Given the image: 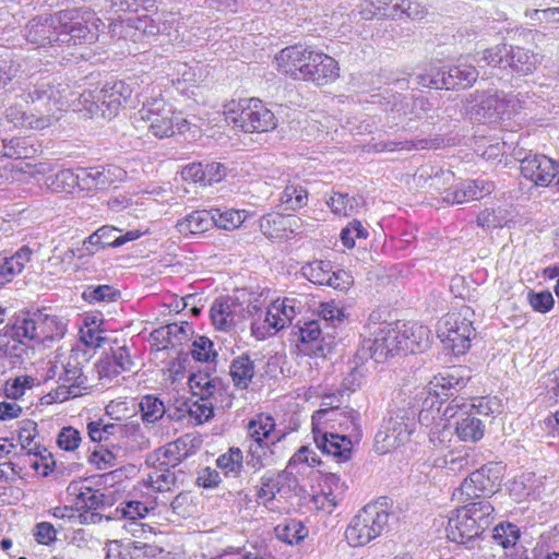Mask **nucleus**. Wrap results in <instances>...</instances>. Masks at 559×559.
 Instances as JSON below:
<instances>
[{
  "instance_id": "nucleus-1",
  "label": "nucleus",
  "mask_w": 559,
  "mask_h": 559,
  "mask_svg": "<svg viewBox=\"0 0 559 559\" xmlns=\"http://www.w3.org/2000/svg\"><path fill=\"white\" fill-rule=\"evenodd\" d=\"M106 27L91 10L67 9L29 20L24 27V37L38 47L91 45L98 40Z\"/></svg>"
},
{
  "instance_id": "nucleus-2",
  "label": "nucleus",
  "mask_w": 559,
  "mask_h": 559,
  "mask_svg": "<svg viewBox=\"0 0 559 559\" xmlns=\"http://www.w3.org/2000/svg\"><path fill=\"white\" fill-rule=\"evenodd\" d=\"M226 120L246 133H262L277 127V118L259 98H241L225 105Z\"/></svg>"
},
{
  "instance_id": "nucleus-3",
  "label": "nucleus",
  "mask_w": 559,
  "mask_h": 559,
  "mask_svg": "<svg viewBox=\"0 0 559 559\" xmlns=\"http://www.w3.org/2000/svg\"><path fill=\"white\" fill-rule=\"evenodd\" d=\"M390 516L385 497L368 503L352 519L345 531L348 544L360 547L379 537L388 527Z\"/></svg>"
},
{
  "instance_id": "nucleus-4",
  "label": "nucleus",
  "mask_w": 559,
  "mask_h": 559,
  "mask_svg": "<svg viewBox=\"0 0 559 559\" xmlns=\"http://www.w3.org/2000/svg\"><path fill=\"white\" fill-rule=\"evenodd\" d=\"M474 311L468 306L448 312L438 323V337L445 348H450L456 356L465 354L472 337L475 336L473 326Z\"/></svg>"
},
{
  "instance_id": "nucleus-5",
  "label": "nucleus",
  "mask_w": 559,
  "mask_h": 559,
  "mask_svg": "<svg viewBox=\"0 0 559 559\" xmlns=\"http://www.w3.org/2000/svg\"><path fill=\"white\" fill-rule=\"evenodd\" d=\"M334 340L330 332H323L319 320L298 321L289 331V341L308 356L326 357L335 346Z\"/></svg>"
},
{
  "instance_id": "nucleus-6",
  "label": "nucleus",
  "mask_w": 559,
  "mask_h": 559,
  "mask_svg": "<svg viewBox=\"0 0 559 559\" xmlns=\"http://www.w3.org/2000/svg\"><path fill=\"white\" fill-rule=\"evenodd\" d=\"M400 344L399 329L385 324L370 337L364 338L355 353V361L367 362L371 359L374 364H383L396 355H402Z\"/></svg>"
},
{
  "instance_id": "nucleus-7",
  "label": "nucleus",
  "mask_w": 559,
  "mask_h": 559,
  "mask_svg": "<svg viewBox=\"0 0 559 559\" xmlns=\"http://www.w3.org/2000/svg\"><path fill=\"white\" fill-rule=\"evenodd\" d=\"M510 99L501 98L497 94L475 92L469 94L464 102V114L474 121L495 123L508 114Z\"/></svg>"
},
{
  "instance_id": "nucleus-8",
  "label": "nucleus",
  "mask_w": 559,
  "mask_h": 559,
  "mask_svg": "<svg viewBox=\"0 0 559 559\" xmlns=\"http://www.w3.org/2000/svg\"><path fill=\"white\" fill-rule=\"evenodd\" d=\"M504 467L500 463H487L472 472L461 484L460 491L468 499L490 496L500 486Z\"/></svg>"
},
{
  "instance_id": "nucleus-9",
  "label": "nucleus",
  "mask_w": 559,
  "mask_h": 559,
  "mask_svg": "<svg viewBox=\"0 0 559 559\" xmlns=\"http://www.w3.org/2000/svg\"><path fill=\"white\" fill-rule=\"evenodd\" d=\"M521 175L539 187L555 185L559 190V163L544 154L523 157L520 162Z\"/></svg>"
},
{
  "instance_id": "nucleus-10",
  "label": "nucleus",
  "mask_w": 559,
  "mask_h": 559,
  "mask_svg": "<svg viewBox=\"0 0 559 559\" xmlns=\"http://www.w3.org/2000/svg\"><path fill=\"white\" fill-rule=\"evenodd\" d=\"M412 426L404 417L391 416L385 419L374 437L376 452L385 454L406 442L413 431Z\"/></svg>"
},
{
  "instance_id": "nucleus-11",
  "label": "nucleus",
  "mask_w": 559,
  "mask_h": 559,
  "mask_svg": "<svg viewBox=\"0 0 559 559\" xmlns=\"http://www.w3.org/2000/svg\"><path fill=\"white\" fill-rule=\"evenodd\" d=\"M317 51L301 45L284 48L276 60L280 70L294 80H305L309 74V67Z\"/></svg>"
},
{
  "instance_id": "nucleus-12",
  "label": "nucleus",
  "mask_w": 559,
  "mask_h": 559,
  "mask_svg": "<svg viewBox=\"0 0 559 559\" xmlns=\"http://www.w3.org/2000/svg\"><path fill=\"white\" fill-rule=\"evenodd\" d=\"M132 88L123 81L107 82L97 91L96 103L100 107V117L110 120L116 117L122 105L128 104Z\"/></svg>"
},
{
  "instance_id": "nucleus-13",
  "label": "nucleus",
  "mask_w": 559,
  "mask_h": 559,
  "mask_svg": "<svg viewBox=\"0 0 559 559\" xmlns=\"http://www.w3.org/2000/svg\"><path fill=\"white\" fill-rule=\"evenodd\" d=\"M58 381L60 384L56 389V396L61 401L80 396L82 390L87 389V377L84 374L83 366L76 357L69 358Z\"/></svg>"
},
{
  "instance_id": "nucleus-14",
  "label": "nucleus",
  "mask_w": 559,
  "mask_h": 559,
  "mask_svg": "<svg viewBox=\"0 0 559 559\" xmlns=\"http://www.w3.org/2000/svg\"><path fill=\"white\" fill-rule=\"evenodd\" d=\"M349 435H340L334 432L321 431L313 424L312 433L317 448L326 455L337 457L341 461H347L350 457L353 442L350 439L352 429L347 430Z\"/></svg>"
},
{
  "instance_id": "nucleus-15",
  "label": "nucleus",
  "mask_w": 559,
  "mask_h": 559,
  "mask_svg": "<svg viewBox=\"0 0 559 559\" xmlns=\"http://www.w3.org/2000/svg\"><path fill=\"white\" fill-rule=\"evenodd\" d=\"M466 512L457 510L455 518H450L447 526L448 538L454 543L465 545L467 548L474 547V542L485 531L471 520Z\"/></svg>"
},
{
  "instance_id": "nucleus-16",
  "label": "nucleus",
  "mask_w": 559,
  "mask_h": 559,
  "mask_svg": "<svg viewBox=\"0 0 559 559\" xmlns=\"http://www.w3.org/2000/svg\"><path fill=\"white\" fill-rule=\"evenodd\" d=\"M471 380V370L465 366L450 367L439 372L429 385L439 390L447 400L466 386Z\"/></svg>"
},
{
  "instance_id": "nucleus-17",
  "label": "nucleus",
  "mask_w": 559,
  "mask_h": 559,
  "mask_svg": "<svg viewBox=\"0 0 559 559\" xmlns=\"http://www.w3.org/2000/svg\"><path fill=\"white\" fill-rule=\"evenodd\" d=\"M38 318L36 312L15 317L13 322L8 323L0 331L1 338L24 340L25 342H35L41 344V335L38 328Z\"/></svg>"
},
{
  "instance_id": "nucleus-18",
  "label": "nucleus",
  "mask_w": 559,
  "mask_h": 559,
  "mask_svg": "<svg viewBox=\"0 0 559 559\" xmlns=\"http://www.w3.org/2000/svg\"><path fill=\"white\" fill-rule=\"evenodd\" d=\"M345 391L337 390V392L328 393L323 396V405L330 406L331 409H320L316 412L313 415V419L316 416L321 415H330L331 420L340 419V417H344L345 421L341 423V426H344V430H353L358 431L359 428V413L355 409L348 411H338L341 405V397H343Z\"/></svg>"
},
{
  "instance_id": "nucleus-19",
  "label": "nucleus",
  "mask_w": 559,
  "mask_h": 559,
  "mask_svg": "<svg viewBox=\"0 0 559 559\" xmlns=\"http://www.w3.org/2000/svg\"><path fill=\"white\" fill-rule=\"evenodd\" d=\"M399 341L402 355L423 352L430 344V331L418 323L404 324L403 330H399Z\"/></svg>"
},
{
  "instance_id": "nucleus-20",
  "label": "nucleus",
  "mask_w": 559,
  "mask_h": 559,
  "mask_svg": "<svg viewBox=\"0 0 559 559\" xmlns=\"http://www.w3.org/2000/svg\"><path fill=\"white\" fill-rule=\"evenodd\" d=\"M440 70L442 81H444V90H464L471 87L479 75L476 67L467 63L442 67Z\"/></svg>"
},
{
  "instance_id": "nucleus-21",
  "label": "nucleus",
  "mask_w": 559,
  "mask_h": 559,
  "mask_svg": "<svg viewBox=\"0 0 559 559\" xmlns=\"http://www.w3.org/2000/svg\"><path fill=\"white\" fill-rule=\"evenodd\" d=\"M495 186L484 179L466 180L452 191H448L444 199L452 203H464L471 200H479L490 194Z\"/></svg>"
},
{
  "instance_id": "nucleus-22",
  "label": "nucleus",
  "mask_w": 559,
  "mask_h": 559,
  "mask_svg": "<svg viewBox=\"0 0 559 559\" xmlns=\"http://www.w3.org/2000/svg\"><path fill=\"white\" fill-rule=\"evenodd\" d=\"M481 407V404L474 405L473 409L456 421L455 433L461 441L475 443L484 437L485 424L478 417L483 414Z\"/></svg>"
},
{
  "instance_id": "nucleus-23",
  "label": "nucleus",
  "mask_w": 559,
  "mask_h": 559,
  "mask_svg": "<svg viewBox=\"0 0 559 559\" xmlns=\"http://www.w3.org/2000/svg\"><path fill=\"white\" fill-rule=\"evenodd\" d=\"M338 76V67L335 59L322 53L316 52L309 67V74L304 81H310L322 86L334 81Z\"/></svg>"
},
{
  "instance_id": "nucleus-24",
  "label": "nucleus",
  "mask_w": 559,
  "mask_h": 559,
  "mask_svg": "<svg viewBox=\"0 0 559 559\" xmlns=\"http://www.w3.org/2000/svg\"><path fill=\"white\" fill-rule=\"evenodd\" d=\"M298 221L299 218L294 215L269 213L261 217L260 229L270 239L283 238L287 236V231H295V227H298Z\"/></svg>"
},
{
  "instance_id": "nucleus-25",
  "label": "nucleus",
  "mask_w": 559,
  "mask_h": 559,
  "mask_svg": "<svg viewBox=\"0 0 559 559\" xmlns=\"http://www.w3.org/2000/svg\"><path fill=\"white\" fill-rule=\"evenodd\" d=\"M507 67L520 76L532 74L539 63L538 56L519 46L509 45Z\"/></svg>"
},
{
  "instance_id": "nucleus-26",
  "label": "nucleus",
  "mask_w": 559,
  "mask_h": 559,
  "mask_svg": "<svg viewBox=\"0 0 559 559\" xmlns=\"http://www.w3.org/2000/svg\"><path fill=\"white\" fill-rule=\"evenodd\" d=\"M31 257L32 250L27 246H23L11 257L0 255V288L23 271Z\"/></svg>"
},
{
  "instance_id": "nucleus-27",
  "label": "nucleus",
  "mask_w": 559,
  "mask_h": 559,
  "mask_svg": "<svg viewBox=\"0 0 559 559\" xmlns=\"http://www.w3.org/2000/svg\"><path fill=\"white\" fill-rule=\"evenodd\" d=\"M229 373L236 388L247 389L255 373L254 361L249 355L242 354L231 361Z\"/></svg>"
},
{
  "instance_id": "nucleus-28",
  "label": "nucleus",
  "mask_w": 559,
  "mask_h": 559,
  "mask_svg": "<svg viewBox=\"0 0 559 559\" xmlns=\"http://www.w3.org/2000/svg\"><path fill=\"white\" fill-rule=\"evenodd\" d=\"M213 225L212 210L193 211L178 221L177 228L181 234H201Z\"/></svg>"
},
{
  "instance_id": "nucleus-29",
  "label": "nucleus",
  "mask_w": 559,
  "mask_h": 559,
  "mask_svg": "<svg viewBox=\"0 0 559 559\" xmlns=\"http://www.w3.org/2000/svg\"><path fill=\"white\" fill-rule=\"evenodd\" d=\"M275 536L287 545H295L308 536V528L296 519H285L274 528Z\"/></svg>"
},
{
  "instance_id": "nucleus-30",
  "label": "nucleus",
  "mask_w": 559,
  "mask_h": 559,
  "mask_svg": "<svg viewBox=\"0 0 559 559\" xmlns=\"http://www.w3.org/2000/svg\"><path fill=\"white\" fill-rule=\"evenodd\" d=\"M80 186L83 189H105L112 182L111 169L105 167L79 168Z\"/></svg>"
},
{
  "instance_id": "nucleus-31",
  "label": "nucleus",
  "mask_w": 559,
  "mask_h": 559,
  "mask_svg": "<svg viewBox=\"0 0 559 559\" xmlns=\"http://www.w3.org/2000/svg\"><path fill=\"white\" fill-rule=\"evenodd\" d=\"M156 455L159 461V466L174 468L188 457L189 451L187 449V442L181 438L177 439L166 444L164 448H159L156 451Z\"/></svg>"
},
{
  "instance_id": "nucleus-32",
  "label": "nucleus",
  "mask_w": 559,
  "mask_h": 559,
  "mask_svg": "<svg viewBox=\"0 0 559 559\" xmlns=\"http://www.w3.org/2000/svg\"><path fill=\"white\" fill-rule=\"evenodd\" d=\"M248 433L251 437V443H269L272 433L275 430L274 418L270 415L259 414L248 424Z\"/></svg>"
},
{
  "instance_id": "nucleus-33",
  "label": "nucleus",
  "mask_w": 559,
  "mask_h": 559,
  "mask_svg": "<svg viewBox=\"0 0 559 559\" xmlns=\"http://www.w3.org/2000/svg\"><path fill=\"white\" fill-rule=\"evenodd\" d=\"M142 119L150 122L151 132L157 138L171 136L175 131L174 118L170 116V111L167 112H153L150 109L142 110Z\"/></svg>"
},
{
  "instance_id": "nucleus-34",
  "label": "nucleus",
  "mask_w": 559,
  "mask_h": 559,
  "mask_svg": "<svg viewBox=\"0 0 559 559\" xmlns=\"http://www.w3.org/2000/svg\"><path fill=\"white\" fill-rule=\"evenodd\" d=\"M46 187L52 192H71L80 186L79 169L74 173L66 168L45 177Z\"/></svg>"
},
{
  "instance_id": "nucleus-35",
  "label": "nucleus",
  "mask_w": 559,
  "mask_h": 559,
  "mask_svg": "<svg viewBox=\"0 0 559 559\" xmlns=\"http://www.w3.org/2000/svg\"><path fill=\"white\" fill-rule=\"evenodd\" d=\"M141 418L146 424H156L167 413L164 402L154 394H146L139 403Z\"/></svg>"
},
{
  "instance_id": "nucleus-36",
  "label": "nucleus",
  "mask_w": 559,
  "mask_h": 559,
  "mask_svg": "<svg viewBox=\"0 0 559 559\" xmlns=\"http://www.w3.org/2000/svg\"><path fill=\"white\" fill-rule=\"evenodd\" d=\"M213 342L206 336H198L192 343V348L189 354H179L178 360L180 364H185L188 360L189 355L200 362H211L217 357V353L214 350Z\"/></svg>"
},
{
  "instance_id": "nucleus-37",
  "label": "nucleus",
  "mask_w": 559,
  "mask_h": 559,
  "mask_svg": "<svg viewBox=\"0 0 559 559\" xmlns=\"http://www.w3.org/2000/svg\"><path fill=\"white\" fill-rule=\"evenodd\" d=\"M233 302L227 298L216 299L211 308V320L217 330L228 331L234 325Z\"/></svg>"
},
{
  "instance_id": "nucleus-38",
  "label": "nucleus",
  "mask_w": 559,
  "mask_h": 559,
  "mask_svg": "<svg viewBox=\"0 0 559 559\" xmlns=\"http://www.w3.org/2000/svg\"><path fill=\"white\" fill-rule=\"evenodd\" d=\"M98 234L102 239L103 248H117L141 236L139 230H129L122 234L120 229L109 225L98 228Z\"/></svg>"
},
{
  "instance_id": "nucleus-39",
  "label": "nucleus",
  "mask_w": 559,
  "mask_h": 559,
  "mask_svg": "<svg viewBox=\"0 0 559 559\" xmlns=\"http://www.w3.org/2000/svg\"><path fill=\"white\" fill-rule=\"evenodd\" d=\"M280 201L284 210L297 211L307 205L308 191L301 185L289 183L282 192Z\"/></svg>"
},
{
  "instance_id": "nucleus-40",
  "label": "nucleus",
  "mask_w": 559,
  "mask_h": 559,
  "mask_svg": "<svg viewBox=\"0 0 559 559\" xmlns=\"http://www.w3.org/2000/svg\"><path fill=\"white\" fill-rule=\"evenodd\" d=\"M75 504L79 509L87 511L103 510L110 506L105 493L91 487H85L76 495Z\"/></svg>"
},
{
  "instance_id": "nucleus-41",
  "label": "nucleus",
  "mask_w": 559,
  "mask_h": 559,
  "mask_svg": "<svg viewBox=\"0 0 559 559\" xmlns=\"http://www.w3.org/2000/svg\"><path fill=\"white\" fill-rule=\"evenodd\" d=\"M38 328L41 335V342L45 340L55 341L61 338L66 333V324L56 316L45 314L37 311Z\"/></svg>"
},
{
  "instance_id": "nucleus-42",
  "label": "nucleus",
  "mask_w": 559,
  "mask_h": 559,
  "mask_svg": "<svg viewBox=\"0 0 559 559\" xmlns=\"http://www.w3.org/2000/svg\"><path fill=\"white\" fill-rule=\"evenodd\" d=\"M462 512H466L471 520H475L476 524L484 531L491 524V514L493 507L490 502L483 500L478 502H471L460 509Z\"/></svg>"
},
{
  "instance_id": "nucleus-43",
  "label": "nucleus",
  "mask_w": 559,
  "mask_h": 559,
  "mask_svg": "<svg viewBox=\"0 0 559 559\" xmlns=\"http://www.w3.org/2000/svg\"><path fill=\"white\" fill-rule=\"evenodd\" d=\"M120 297V292L111 285H90L83 293L82 298L90 302H111Z\"/></svg>"
},
{
  "instance_id": "nucleus-44",
  "label": "nucleus",
  "mask_w": 559,
  "mask_h": 559,
  "mask_svg": "<svg viewBox=\"0 0 559 559\" xmlns=\"http://www.w3.org/2000/svg\"><path fill=\"white\" fill-rule=\"evenodd\" d=\"M87 432L93 442L107 441L111 436L122 435L123 427L119 424H105L103 419L90 421Z\"/></svg>"
},
{
  "instance_id": "nucleus-45",
  "label": "nucleus",
  "mask_w": 559,
  "mask_h": 559,
  "mask_svg": "<svg viewBox=\"0 0 559 559\" xmlns=\"http://www.w3.org/2000/svg\"><path fill=\"white\" fill-rule=\"evenodd\" d=\"M448 401L439 390L430 386L428 395L423 401L421 411L419 412V421L428 424L430 419H435L433 413L441 412L444 402Z\"/></svg>"
},
{
  "instance_id": "nucleus-46",
  "label": "nucleus",
  "mask_w": 559,
  "mask_h": 559,
  "mask_svg": "<svg viewBox=\"0 0 559 559\" xmlns=\"http://www.w3.org/2000/svg\"><path fill=\"white\" fill-rule=\"evenodd\" d=\"M331 261L314 260L302 267V274L313 284L326 285L331 280Z\"/></svg>"
},
{
  "instance_id": "nucleus-47",
  "label": "nucleus",
  "mask_w": 559,
  "mask_h": 559,
  "mask_svg": "<svg viewBox=\"0 0 559 559\" xmlns=\"http://www.w3.org/2000/svg\"><path fill=\"white\" fill-rule=\"evenodd\" d=\"M286 478L285 472L262 476L258 497L266 498L269 501L273 500L282 491Z\"/></svg>"
},
{
  "instance_id": "nucleus-48",
  "label": "nucleus",
  "mask_w": 559,
  "mask_h": 559,
  "mask_svg": "<svg viewBox=\"0 0 559 559\" xmlns=\"http://www.w3.org/2000/svg\"><path fill=\"white\" fill-rule=\"evenodd\" d=\"M188 416L195 420V424H203L209 421L214 416L213 403L204 402L199 399L183 401Z\"/></svg>"
},
{
  "instance_id": "nucleus-49",
  "label": "nucleus",
  "mask_w": 559,
  "mask_h": 559,
  "mask_svg": "<svg viewBox=\"0 0 559 559\" xmlns=\"http://www.w3.org/2000/svg\"><path fill=\"white\" fill-rule=\"evenodd\" d=\"M213 225L221 229L231 230L238 228L243 223V215L237 210L221 211L212 209Z\"/></svg>"
},
{
  "instance_id": "nucleus-50",
  "label": "nucleus",
  "mask_w": 559,
  "mask_h": 559,
  "mask_svg": "<svg viewBox=\"0 0 559 559\" xmlns=\"http://www.w3.org/2000/svg\"><path fill=\"white\" fill-rule=\"evenodd\" d=\"M473 406L474 404H468L464 397L454 396L451 401L444 402L438 415L440 420L444 421L445 427L448 421L456 416L463 417L468 411L473 409Z\"/></svg>"
},
{
  "instance_id": "nucleus-51",
  "label": "nucleus",
  "mask_w": 559,
  "mask_h": 559,
  "mask_svg": "<svg viewBox=\"0 0 559 559\" xmlns=\"http://www.w3.org/2000/svg\"><path fill=\"white\" fill-rule=\"evenodd\" d=\"M508 211L504 209H486L478 214L476 222L478 226L485 229L499 228L508 223Z\"/></svg>"
},
{
  "instance_id": "nucleus-52",
  "label": "nucleus",
  "mask_w": 559,
  "mask_h": 559,
  "mask_svg": "<svg viewBox=\"0 0 559 559\" xmlns=\"http://www.w3.org/2000/svg\"><path fill=\"white\" fill-rule=\"evenodd\" d=\"M521 536L520 528L510 522L500 523L493 530L492 538L503 548L514 546Z\"/></svg>"
},
{
  "instance_id": "nucleus-53",
  "label": "nucleus",
  "mask_w": 559,
  "mask_h": 559,
  "mask_svg": "<svg viewBox=\"0 0 559 559\" xmlns=\"http://www.w3.org/2000/svg\"><path fill=\"white\" fill-rule=\"evenodd\" d=\"M242 452L238 448H231L227 453L222 454L216 463L226 474L238 476L242 469Z\"/></svg>"
},
{
  "instance_id": "nucleus-54",
  "label": "nucleus",
  "mask_w": 559,
  "mask_h": 559,
  "mask_svg": "<svg viewBox=\"0 0 559 559\" xmlns=\"http://www.w3.org/2000/svg\"><path fill=\"white\" fill-rule=\"evenodd\" d=\"M170 467L159 466L158 469L148 475V484L157 491L170 490L177 483V476L170 472Z\"/></svg>"
},
{
  "instance_id": "nucleus-55",
  "label": "nucleus",
  "mask_w": 559,
  "mask_h": 559,
  "mask_svg": "<svg viewBox=\"0 0 559 559\" xmlns=\"http://www.w3.org/2000/svg\"><path fill=\"white\" fill-rule=\"evenodd\" d=\"M117 454L106 445L97 444L88 455V462L97 469H107L116 465Z\"/></svg>"
},
{
  "instance_id": "nucleus-56",
  "label": "nucleus",
  "mask_w": 559,
  "mask_h": 559,
  "mask_svg": "<svg viewBox=\"0 0 559 559\" xmlns=\"http://www.w3.org/2000/svg\"><path fill=\"white\" fill-rule=\"evenodd\" d=\"M0 340V352H3L7 356L23 359L25 356L28 357L29 352L34 354V345H29L24 340H10L7 342Z\"/></svg>"
},
{
  "instance_id": "nucleus-57",
  "label": "nucleus",
  "mask_w": 559,
  "mask_h": 559,
  "mask_svg": "<svg viewBox=\"0 0 559 559\" xmlns=\"http://www.w3.org/2000/svg\"><path fill=\"white\" fill-rule=\"evenodd\" d=\"M58 90L49 82L35 85L28 92V96L33 103H39L48 106L51 102H57Z\"/></svg>"
},
{
  "instance_id": "nucleus-58",
  "label": "nucleus",
  "mask_w": 559,
  "mask_h": 559,
  "mask_svg": "<svg viewBox=\"0 0 559 559\" xmlns=\"http://www.w3.org/2000/svg\"><path fill=\"white\" fill-rule=\"evenodd\" d=\"M509 53V45L500 44L495 47L485 49L481 52V60L488 66L507 68V59Z\"/></svg>"
},
{
  "instance_id": "nucleus-59",
  "label": "nucleus",
  "mask_w": 559,
  "mask_h": 559,
  "mask_svg": "<svg viewBox=\"0 0 559 559\" xmlns=\"http://www.w3.org/2000/svg\"><path fill=\"white\" fill-rule=\"evenodd\" d=\"M331 210L335 214L340 215H352L356 200L355 198L349 197L347 193H334L330 200L328 201Z\"/></svg>"
},
{
  "instance_id": "nucleus-60",
  "label": "nucleus",
  "mask_w": 559,
  "mask_h": 559,
  "mask_svg": "<svg viewBox=\"0 0 559 559\" xmlns=\"http://www.w3.org/2000/svg\"><path fill=\"white\" fill-rule=\"evenodd\" d=\"M527 299L532 308L540 313H546L550 311L555 304V299L549 290H530Z\"/></svg>"
},
{
  "instance_id": "nucleus-61",
  "label": "nucleus",
  "mask_w": 559,
  "mask_h": 559,
  "mask_svg": "<svg viewBox=\"0 0 559 559\" xmlns=\"http://www.w3.org/2000/svg\"><path fill=\"white\" fill-rule=\"evenodd\" d=\"M166 332H168V342L170 346L175 347L176 345H181L183 342L189 341L193 334V329L188 322H183L180 325L171 323L167 324Z\"/></svg>"
},
{
  "instance_id": "nucleus-62",
  "label": "nucleus",
  "mask_w": 559,
  "mask_h": 559,
  "mask_svg": "<svg viewBox=\"0 0 559 559\" xmlns=\"http://www.w3.org/2000/svg\"><path fill=\"white\" fill-rule=\"evenodd\" d=\"M353 362L355 364V366L352 367L350 371L347 373V376L344 378L342 382L343 390L348 393L355 392L357 389L361 386L362 380L366 374V369H364L362 367L365 362L357 364L355 361V358L353 359Z\"/></svg>"
},
{
  "instance_id": "nucleus-63",
  "label": "nucleus",
  "mask_w": 559,
  "mask_h": 559,
  "mask_svg": "<svg viewBox=\"0 0 559 559\" xmlns=\"http://www.w3.org/2000/svg\"><path fill=\"white\" fill-rule=\"evenodd\" d=\"M444 467L452 473L468 472L477 465L475 455L469 452H465L463 455L451 457L450 460L444 459Z\"/></svg>"
},
{
  "instance_id": "nucleus-64",
  "label": "nucleus",
  "mask_w": 559,
  "mask_h": 559,
  "mask_svg": "<svg viewBox=\"0 0 559 559\" xmlns=\"http://www.w3.org/2000/svg\"><path fill=\"white\" fill-rule=\"evenodd\" d=\"M80 442L81 435L72 426L63 427L57 437L58 447L64 451H74L79 448Z\"/></svg>"
}]
</instances>
